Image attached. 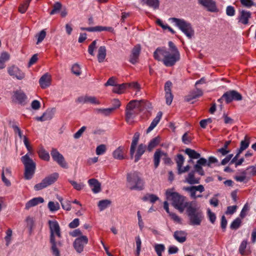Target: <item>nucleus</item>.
Listing matches in <instances>:
<instances>
[{
	"instance_id": "nucleus-1",
	"label": "nucleus",
	"mask_w": 256,
	"mask_h": 256,
	"mask_svg": "<svg viewBox=\"0 0 256 256\" xmlns=\"http://www.w3.org/2000/svg\"><path fill=\"white\" fill-rule=\"evenodd\" d=\"M155 60L162 62L164 64L170 67L180 60V54L170 52L164 48H158L154 52Z\"/></svg>"
},
{
	"instance_id": "nucleus-2",
	"label": "nucleus",
	"mask_w": 256,
	"mask_h": 256,
	"mask_svg": "<svg viewBox=\"0 0 256 256\" xmlns=\"http://www.w3.org/2000/svg\"><path fill=\"white\" fill-rule=\"evenodd\" d=\"M174 188L168 189L166 192V200L172 202V206L180 212H182L184 209H186L192 202L186 201V197L180 194L178 192L174 191Z\"/></svg>"
},
{
	"instance_id": "nucleus-3",
	"label": "nucleus",
	"mask_w": 256,
	"mask_h": 256,
	"mask_svg": "<svg viewBox=\"0 0 256 256\" xmlns=\"http://www.w3.org/2000/svg\"><path fill=\"white\" fill-rule=\"evenodd\" d=\"M186 213L188 218V224L192 226H200V225L204 216L203 212L196 205H194L193 203L190 204L186 209Z\"/></svg>"
},
{
	"instance_id": "nucleus-4",
	"label": "nucleus",
	"mask_w": 256,
	"mask_h": 256,
	"mask_svg": "<svg viewBox=\"0 0 256 256\" xmlns=\"http://www.w3.org/2000/svg\"><path fill=\"white\" fill-rule=\"evenodd\" d=\"M126 186L130 190H141L144 187V182L140 174L137 172L128 174L126 176Z\"/></svg>"
},
{
	"instance_id": "nucleus-5",
	"label": "nucleus",
	"mask_w": 256,
	"mask_h": 256,
	"mask_svg": "<svg viewBox=\"0 0 256 256\" xmlns=\"http://www.w3.org/2000/svg\"><path fill=\"white\" fill-rule=\"evenodd\" d=\"M169 20L172 23H174L175 26L178 27L188 38L190 39L194 36V30L190 22L184 19L176 18H171Z\"/></svg>"
},
{
	"instance_id": "nucleus-6",
	"label": "nucleus",
	"mask_w": 256,
	"mask_h": 256,
	"mask_svg": "<svg viewBox=\"0 0 256 256\" xmlns=\"http://www.w3.org/2000/svg\"><path fill=\"white\" fill-rule=\"evenodd\" d=\"M21 160L24 166V178L26 180H30L35 172L36 163L29 157L28 154L22 156Z\"/></svg>"
},
{
	"instance_id": "nucleus-7",
	"label": "nucleus",
	"mask_w": 256,
	"mask_h": 256,
	"mask_svg": "<svg viewBox=\"0 0 256 256\" xmlns=\"http://www.w3.org/2000/svg\"><path fill=\"white\" fill-rule=\"evenodd\" d=\"M140 110V102L132 100L128 102L126 107V116L127 122L131 123Z\"/></svg>"
},
{
	"instance_id": "nucleus-8",
	"label": "nucleus",
	"mask_w": 256,
	"mask_h": 256,
	"mask_svg": "<svg viewBox=\"0 0 256 256\" xmlns=\"http://www.w3.org/2000/svg\"><path fill=\"white\" fill-rule=\"evenodd\" d=\"M58 176V174L57 172H54L48 176L44 178L40 183L34 186V190H40L53 184L57 180Z\"/></svg>"
},
{
	"instance_id": "nucleus-9",
	"label": "nucleus",
	"mask_w": 256,
	"mask_h": 256,
	"mask_svg": "<svg viewBox=\"0 0 256 256\" xmlns=\"http://www.w3.org/2000/svg\"><path fill=\"white\" fill-rule=\"evenodd\" d=\"M242 100V96L240 93L234 90H231L224 92L218 102H222L224 100L226 104H229L233 100L239 101Z\"/></svg>"
},
{
	"instance_id": "nucleus-10",
	"label": "nucleus",
	"mask_w": 256,
	"mask_h": 256,
	"mask_svg": "<svg viewBox=\"0 0 256 256\" xmlns=\"http://www.w3.org/2000/svg\"><path fill=\"white\" fill-rule=\"evenodd\" d=\"M48 224L50 230V238H60L62 237L60 228L58 223L56 220H49Z\"/></svg>"
},
{
	"instance_id": "nucleus-11",
	"label": "nucleus",
	"mask_w": 256,
	"mask_h": 256,
	"mask_svg": "<svg viewBox=\"0 0 256 256\" xmlns=\"http://www.w3.org/2000/svg\"><path fill=\"white\" fill-rule=\"evenodd\" d=\"M50 154L54 160L61 167L68 168V164L64 156L56 148H52Z\"/></svg>"
},
{
	"instance_id": "nucleus-12",
	"label": "nucleus",
	"mask_w": 256,
	"mask_h": 256,
	"mask_svg": "<svg viewBox=\"0 0 256 256\" xmlns=\"http://www.w3.org/2000/svg\"><path fill=\"white\" fill-rule=\"evenodd\" d=\"M8 72L13 78L22 80L25 77V74L18 66H12L8 68Z\"/></svg>"
},
{
	"instance_id": "nucleus-13",
	"label": "nucleus",
	"mask_w": 256,
	"mask_h": 256,
	"mask_svg": "<svg viewBox=\"0 0 256 256\" xmlns=\"http://www.w3.org/2000/svg\"><path fill=\"white\" fill-rule=\"evenodd\" d=\"M88 238L86 236H82L76 238L74 242V247L77 252L81 253L85 245L88 244Z\"/></svg>"
},
{
	"instance_id": "nucleus-14",
	"label": "nucleus",
	"mask_w": 256,
	"mask_h": 256,
	"mask_svg": "<svg viewBox=\"0 0 256 256\" xmlns=\"http://www.w3.org/2000/svg\"><path fill=\"white\" fill-rule=\"evenodd\" d=\"M252 17V13L250 11L242 10H239L237 17L238 22L244 25H246L249 22V20Z\"/></svg>"
},
{
	"instance_id": "nucleus-15",
	"label": "nucleus",
	"mask_w": 256,
	"mask_h": 256,
	"mask_svg": "<svg viewBox=\"0 0 256 256\" xmlns=\"http://www.w3.org/2000/svg\"><path fill=\"white\" fill-rule=\"evenodd\" d=\"M50 250L52 254L54 256H60V248L62 243L60 240H56V238H50Z\"/></svg>"
},
{
	"instance_id": "nucleus-16",
	"label": "nucleus",
	"mask_w": 256,
	"mask_h": 256,
	"mask_svg": "<svg viewBox=\"0 0 256 256\" xmlns=\"http://www.w3.org/2000/svg\"><path fill=\"white\" fill-rule=\"evenodd\" d=\"M172 82L167 81L164 85L166 102L168 105H170L173 100L174 96L172 92Z\"/></svg>"
},
{
	"instance_id": "nucleus-17",
	"label": "nucleus",
	"mask_w": 256,
	"mask_h": 256,
	"mask_svg": "<svg viewBox=\"0 0 256 256\" xmlns=\"http://www.w3.org/2000/svg\"><path fill=\"white\" fill-rule=\"evenodd\" d=\"M183 189L189 192L190 196L193 199H196V191L200 192H202L204 191V186L202 184L196 186L184 187Z\"/></svg>"
},
{
	"instance_id": "nucleus-18",
	"label": "nucleus",
	"mask_w": 256,
	"mask_h": 256,
	"mask_svg": "<svg viewBox=\"0 0 256 256\" xmlns=\"http://www.w3.org/2000/svg\"><path fill=\"white\" fill-rule=\"evenodd\" d=\"M141 50L140 46L136 44L132 50L131 54L130 56V62L132 64H135L138 62V57Z\"/></svg>"
},
{
	"instance_id": "nucleus-19",
	"label": "nucleus",
	"mask_w": 256,
	"mask_h": 256,
	"mask_svg": "<svg viewBox=\"0 0 256 256\" xmlns=\"http://www.w3.org/2000/svg\"><path fill=\"white\" fill-rule=\"evenodd\" d=\"M198 2L210 12H215L217 10L216 2L213 0H198Z\"/></svg>"
},
{
	"instance_id": "nucleus-20",
	"label": "nucleus",
	"mask_w": 256,
	"mask_h": 256,
	"mask_svg": "<svg viewBox=\"0 0 256 256\" xmlns=\"http://www.w3.org/2000/svg\"><path fill=\"white\" fill-rule=\"evenodd\" d=\"M12 98L14 100H16L18 104L24 106L26 104L27 96L22 91H16L14 92Z\"/></svg>"
},
{
	"instance_id": "nucleus-21",
	"label": "nucleus",
	"mask_w": 256,
	"mask_h": 256,
	"mask_svg": "<svg viewBox=\"0 0 256 256\" xmlns=\"http://www.w3.org/2000/svg\"><path fill=\"white\" fill-rule=\"evenodd\" d=\"M88 183L94 193L97 194L101 191V184L96 179H90L88 180Z\"/></svg>"
},
{
	"instance_id": "nucleus-22",
	"label": "nucleus",
	"mask_w": 256,
	"mask_h": 256,
	"mask_svg": "<svg viewBox=\"0 0 256 256\" xmlns=\"http://www.w3.org/2000/svg\"><path fill=\"white\" fill-rule=\"evenodd\" d=\"M202 94L203 92L201 90L196 88L191 91L188 95L186 96L184 98V100L186 102H189L194 99L202 96Z\"/></svg>"
},
{
	"instance_id": "nucleus-23",
	"label": "nucleus",
	"mask_w": 256,
	"mask_h": 256,
	"mask_svg": "<svg viewBox=\"0 0 256 256\" xmlns=\"http://www.w3.org/2000/svg\"><path fill=\"white\" fill-rule=\"evenodd\" d=\"M50 76L46 73L39 80V84L42 88H46L50 86Z\"/></svg>"
},
{
	"instance_id": "nucleus-24",
	"label": "nucleus",
	"mask_w": 256,
	"mask_h": 256,
	"mask_svg": "<svg viewBox=\"0 0 256 256\" xmlns=\"http://www.w3.org/2000/svg\"><path fill=\"white\" fill-rule=\"evenodd\" d=\"M44 200L42 197H37L32 198L28 200L25 206V209L26 210H29L31 207L37 206L39 204L43 203Z\"/></svg>"
},
{
	"instance_id": "nucleus-25",
	"label": "nucleus",
	"mask_w": 256,
	"mask_h": 256,
	"mask_svg": "<svg viewBox=\"0 0 256 256\" xmlns=\"http://www.w3.org/2000/svg\"><path fill=\"white\" fill-rule=\"evenodd\" d=\"M162 156H166V154L158 149L155 152L154 156V166L157 168L159 166L160 159Z\"/></svg>"
},
{
	"instance_id": "nucleus-26",
	"label": "nucleus",
	"mask_w": 256,
	"mask_h": 256,
	"mask_svg": "<svg viewBox=\"0 0 256 256\" xmlns=\"http://www.w3.org/2000/svg\"><path fill=\"white\" fill-rule=\"evenodd\" d=\"M186 233L184 231L177 230L174 232V238L179 242L183 243L186 239Z\"/></svg>"
},
{
	"instance_id": "nucleus-27",
	"label": "nucleus",
	"mask_w": 256,
	"mask_h": 256,
	"mask_svg": "<svg viewBox=\"0 0 256 256\" xmlns=\"http://www.w3.org/2000/svg\"><path fill=\"white\" fill-rule=\"evenodd\" d=\"M139 137L140 134L138 132H136L133 136L130 148V154L132 158H133L134 154L136 148L138 144Z\"/></svg>"
},
{
	"instance_id": "nucleus-28",
	"label": "nucleus",
	"mask_w": 256,
	"mask_h": 256,
	"mask_svg": "<svg viewBox=\"0 0 256 256\" xmlns=\"http://www.w3.org/2000/svg\"><path fill=\"white\" fill-rule=\"evenodd\" d=\"M185 182L190 184H198L200 182V178H196L194 172H190L186 178Z\"/></svg>"
},
{
	"instance_id": "nucleus-29",
	"label": "nucleus",
	"mask_w": 256,
	"mask_h": 256,
	"mask_svg": "<svg viewBox=\"0 0 256 256\" xmlns=\"http://www.w3.org/2000/svg\"><path fill=\"white\" fill-rule=\"evenodd\" d=\"M162 112H158L156 117L153 120L150 126L146 130V133L150 132L157 126L162 117Z\"/></svg>"
},
{
	"instance_id": "nucleus-30",
	"label": "nucleus",
	"mask_w": 256,
	"mask_h": 256,
	"mask_svg": "<svg viewBox=\"0 0 256 256\" xmlns=\"http://www.w3.org/2000/svg\"><path fill=\"white\" fill-rule=\"evenodd\" d=\"M126 88V84H118L114 80L113 78V93L121 94L123 93Z\"/></svg>"
},
{
	"instance_id": "nucleus-31",
	"label": "nucleus",
	"mask_w": 256,
	"mask_h": 256,
	"mask_svg": "<svg viewBox=\"0 0 256 256\" xmlns=\"http://www.w3.org/2000/svg\"><path fill=\"white\" fill-rule=\"evenodd\" d=\"M146 146L144 144H140L138 146V149L136 150V154L134 156V162H138L141 156L144 154L146 151Z\"/></svg>"
},
{
	"instance_id": "nucleus-32",
	"label": "nucleus",
	"mask_w": 256,
	"mask_h": 256,
	"mask_svg": "<svg viewBox=\"0 0 256 256\" xmlns=\"http://www.w3.org/2000/svg\"><path fill=\"white\" fill-rule=\"evenodd\" d=\"M250 144V138L248 136H244V140L240 142V148L238 150L239 153H242L244 150H246Z\"/></svg>"
},
{
	"instance_id": "nucleus-33",
	"label": "nucleus",
	"mask_w": 256,
	"mask_h": 256,
	"mask_svg": "<svg viewBox=\"0 0 256 256\" xmlns=\"http://www.w3.org/2000/svg\"><path fill=\"white\" fill-rule=\"evenodd\" d=\"M112 204V201L109 200H100L98 204V206L100 211H103L108 207H109Z\"/></svg>"
},
{
	"instance_id": "nucleus-34",
	"label": "nucleus",
	"mask_w": 256,
	"mask_h": 256,
	"mask_svg": "<svg viewBox=\"0 0 256 256\" xmlns=\"http://www.w3.org/2000/svg\"><path fill=\"white\" fill-rule=\"evenodd\" d=\"M184 152L191 159H198L200 157V154L190 148H186Z\"/></svg>"
},
{
	"instance_id": "nucleus-35",
	"label": "nucleus",
	"mask_w": 256,
	"mask_h": 256,
	"mask_svg": "<svg viewBox=\"0 0 256 256\" xmlns=\"http://www.w3.org/2000/svg\"><path fill=\"white\" fill-rule=\"evenodd\" d=\"M106 56V48L104 46H101L98 50V59L99 62H104Z\"/></svg>"
},
{
	"instance_id": "nucleus-36",
	"label": "nucleus",
	"mask_w": 256,
	"mask_h": 256,
	"mask_svg": "<svg viewBox=\"0 0 256 256\" xmlns=\"http://www.w3.org/2000/svg\"><path fill=\"white\" fill-rule=\"evenodd\" d=\"M39 157L42 160L49 161L50 156L48 152H47L44 148H41L38 152Z\"/></svg>"
},
{
	"instance_id": "nucleus-37",
	"label": "nucleus",
	"mask_w": 256,
	"mask_h": 256,
	"mask_svg": "<svg viewBox=\"0 0 256 256\" xmlns=\"http://www.w3.org/2000/svg\"><path fill=\"white\" fill-rule=\"evenodd\" d=\"M142 2L144 4L154 10L158 9L159 7V0H142Z\"/></svg>"
},
{
	"instance_id": "nucleus-38",
	"label": "nucleus",
	"mask_w": 256,
	"mask_h": 256,
	"mask_svg": "<svg viewBox=\"0 0 256 256\" xmlns=\"http://www.w3.org/2000/svg\"><path fill=\"white\" fill-rule=\"evenodd\" d=\"M160 138L158 136L152 138L149 142L148 146V150L149 152L152 151L153 148L156 146L160 142Z\"/></svg>"
},
{
	"instance_id": "nucleus-39",
	"label": "nucleus",
	"mask_w": 256,
	"mask_h": 256,
	"mask_svg": "<svg viewBox=\"0 0 256 256\" xmlns=\"http://www.w3.org/2000/svg\"><path fill=\"white\" fill-rule=\"evenodd\" d=\"M94 112L97 114H100L104 116H108L112 113V108H96Z\"/></svg>"
},
{
	"instance_id": "nucleus-40",
	"label": "nucleus",
	"mask_w": 256,
	"mask_h": 256,
	"mask_svg": "<svg viewBox=\"0 0 256 256\" xmlns=\"http://www.w3.org/2000/svg\"><path fill=\"white\" fill-rule=\"evenodd\" d=\"M55 112L54 108L48 109L42 114L46 121L50 120L54 116Z\"/></svg>"
},
{
	"instance_id": "nucleus-41",
	"label": "nucleus",
	"mask_w": 256,
	"mask_h": 256,
	"mask_svg": "<svg viewBox=\"0 0 256 256\" xmlns=\"http://www.w3.org/2000/svg\"><path fill=\"white\" fill-rule=\"evenodd\" d=\"M158 200V198L153 194H147L142 198L144 201H149L151 203H154Z\"/></svg>"
},
{
	"instance_id": "nucleus-42",
	"label": "nucleus",
	"mask_w": 256,
	"mask_h": 256,
	"mask_svg": "<svg viewBox=\"0 0 256 256\" xmlns=\"http://www.w3.org/2000/svg\"><path fill=\"white\" fill-rule=\"evenodd\" d=\"M112 30L110 27L103 26H96L94 27H90V32H102V31H110Z\"/></svg>"
},
{
	"instance_id": "nucleus-43",
	"label": "nucleus",
	"mask_w": 256,
	"mask_h": 256,
	"mask_svg": "<svg viewBox=\"0 0 256 256\" xmlns=\"http://www.w3.org/2000/svg\"><path fill=\"white\" fill-rule=\"evenodd\" d=\"M113 156L118 160H122L124 158V152L121 148H118L113 152Z\"/></svg>"
},
{
	"instance_id": "nucleus-44",
	"label": "nucleus",
	"mask_w": 256,
	"mask_h": 256,
	"mask_svg": "<svg viewBox=\"0 0 256 256\" xmlns=\"http://www.w3.org/2000/svg\"><path fill=\"white\" fill-rule=\"evenodd\" d=\"M184 162V158L183 156L181 154H178L176 158L178 171L182 166Z\"/></svg>"
},
{
	"instance_id": "nucleus-45",
	"label": "nucleus",
	"mask_w": 256,
	"mask_h": 256,
	"mask_svg": "<svg viewBox=\"0 0 256 256\" xmlns=\"http://www.w3.org/2000/svg\"><path fill=\"white\" fill-rule=\"evenodd\" d=\"M48 208L50 211L54 212L58 210L60 208V206L58 202H54L50 201L48 203Z\"/></svg>"
},
{
	"instance_id": "nucleus-46",
	"label": "nucleus",
	"mask_w": 256,
	"mask_h": 256,
	"mask_svg": "<svg viewBox=\"0 0 256 256\" xmlns=\"http://www.w3.org/2000/svg\"><path fill=\"white\" fill-rule=\"evenodd\" d=\"M31 0H26L23 4H22L19 7V12L22 14L24 13L30 4Z\"/></svg>"
},
{
	"instance_id": "nucleus-47",
	"label": "nucleus",
	"mask_w": 256,
	"mask_h": 256,
	"mask_svg": "<svg viewBox=\"0 0 256 256\" xmlns=\"http://www.w3.org/2000/svg\"><path fill=\"white\" fill-rule=\"evenodd\" d=\"M154 250L158 256H162V252L165 250V246L163 244H156L154 246Z\"/></svg>"
},
{
	"instance_id": "nucleus-48",
	"label": "nucleus",
	"mask_w": 256,
	"mask_h": 256,
	"mask_svg": "<svg viewBox=\"0 0 256 256\" xmlns=\"http://www.w3.org/2000/svg\"><path fill=\"white\" fill-rule=\"evenodd\" d=\"M46 36V32L44 30H41L39 33L36 35L37 38L36 44H38L40 43L45 38Z\"/></svg>"
},
{
	"instance_id": "nucleus-49",
	"label": "nucleus",
	"mask_w": 256,
	"mask_h": 256,
	"mask_svg": "<svg viewBox=\"0 0 256 256\" xmlns=\"http://www.w3.org/2000/svg\"><path fill=\"white\" fill-rule=\"evenodd\" d=\"M241 223V220L240 218H238L232 222L230 227L232 229L236 230L240 227Z\"/></svg>"
},
{
	"instance_id": "nucleus-50",
	"label": "nucleus",
	"mask_w": 256,
	"mask_h": 256,
	"mask_svg": "<svg viewBox=\"0 0 256 256\" xmlns=\"http://www.w3.org/2000/svg\"><path fill=\"white\" fill-rule=\"evenodd\" d=\"M106 151V146L102 144L98 146L96 148V154L97 155L103 154Z\"/></svg>"
},
{
	"instance_id": "nucleus-51",
	"label": "nucleus",
	"mask_w": 256,
	"mask_h": 256,
	"mask_svg": "<svg viewBox=\"0 0 256 256\" xmlns=\"http://www.w3.org/2000/svg\"><path fill=\"white\" fill-rule=\"evenodd\" d=\"M69 182L73 186L74 188L77 190H80L84 186V184L82 183H78L76 181L69 180Z\"/></svg>"
},
{
	"instance_id": "nucleus-52",
	"label": "nucleus",
	"mask_w": 256,
	"mask_h": 256,
	"mask_svg": "<svg viewBox=\"0 0 256 256\" xmlns=\"http://www.w3.org/2000/svg\"><path fill=\"white\" fill-rule=\"evenodd\" d=\"M135 239H136V255L137 256H138L140 254V250H141L142 241H141L140 236H136Z\"/></svg>"
},
{
	"instance_id": "nucleus-53",
	"label": "nucleus",
	"mask_w": 256,
	"mask_h": 256,
	"mask_svg": "<svg viewBox=\"0 0 256 256\" xmlns=\"http://www.w3.org/2000/svg\"><path fill=\"white\" fill-rule=\"evenodd\" d=\"M247 240H243L239 247V252L242 255H244L245 254V250L247 246Z\"/></svg>"
},
{
	"instance_id": "nucleus-54",
	"label": "nucleus",
	"mask_w": 256,
	"mask_h": 256,
	"mask_svg": "<svg viewBox=\"0 0 256 256\" xmlns=\"http://www.w3.org/2000/svg\"><path fill=\"white\" fill-rule=\"evenodd\" d=\"M226 15L229 16H233L236 14V10L232 6H228L226 8Z\"/></svg>"
},
{
	"instance_id": "nucleus-55",
	"label": "nucleus",
	"mask_w": 256,
	"mask_h": 256,
	"mask_svg": "<svg viewBox=\"0 0 256 256\" xmlns=\"http://www.w3.org/2000/svg\"><path fill=\"white\" fill-rule=\"evenodd\" d=\"M97 44V40H94L92 44L88 46V52L91 55L94 56V50L96 48V44Z\"/></svg>"
},
{
	"instance_id": "nucleus-56",
	"label": "nucleus",
	"mask_w": 256,
	"mask_h": 256,
	"mask_svg": "<svg viewBox=\"0 0 256 256\" xmlns=\"http://www.w3.org/2000/svg\"><path fill=\"white\" fill-rule=\"evenodd\" d=\"M62 8V4L60 2H57L53 6V9L50 12V14L52 15L57 13Z\"/></svg>"
},
{
	"instance_id": "nucleus-57",
	"label": "nucleus",
	"mask_w": 256,
	"mask_h": 256,
	"mask_svg": "<svg viewBox=\"0 0 256 256\" xmlns=\"http://www.w3.org/2000/svg\"><path fill=\"white\" fill-rule=\"evenodd\" d=\"M240 4L245 7L250 8L251 6H254L255 4L252 0H240Z\"/></svg>"
},
{
	"instance_id": "nucleus-58",
	"label": "nucleus",
	"mask_w": 256,
	"mask_h": 256,
	"mask_svg": "<svg viewBox=\"0 0 256 256\" xmlns=\"http://www.w3.org/2000/svg\"><path fill=\"white\" fill-rule=\"evenodd\" d=\"M126 84V88L129 87L132 88L136 90V92H138L140 90V85L137 82H132Z\"/></svg>"
},
{
	"instance_id": "nucleus-59",
	"label": "nucleus",
	"mask_w": 256,
	"mask_h": 256,
	"mask_svg": "<svg viewBox=\"0 0 256 256\" xmlns=\"http://www.w3.org/2000/svg\"><path fill=\"white\" fill-rule=\"evenodd\" d=\"M6 236L4 238L6 241V246H8L10 244V243L12 236V230L11 229L9 228L7 230L6 232Z\"/></svg>"
},
{
	"instance_id": "nucleus-60",
	"label": "nucleus",
	"mask_w": 256,
	"mask_h": 256,
	"mask_svg": "<svg viewBox=\"0 0 256 256\" xmlns=\"http://www.w3.org/2000/svg\"><path fill=\"white\" fill-rule=\"evenodd\" d=\"M182 142L184 144H188L192 142V138L188 136V132H185L182 136Z\"/></svg>"
},
{
	"instance_id": "nucleus-61",
	"label": "nucleus",
	"mask_w": 256,
	"mask_h": 256,
	"mask_svg": "<svg viewBox=\"0 0 256 256\" xmlns=\"http://www.w3.org/2000/svg\"><path fill=\"white\" fill-rule=\"evenodd\" d=\"M72 72L76 76H80L81 74L80 66L77 64H74L72 68Z\"/></svg>"
},
{
	"instance_id": "nucleus-62",
	"label": "nucleus",
	"mask_w": 256,
	"mask_h": 256,
	"mask_svg": "<svg viewBox=\"0 0 256 256\" xmlns=\"http://www.w3.org/2000/svg\"><path fill=\"white\" fill-rule=\"evenodd\" d=\"M10 59V55L6 52H3L0 56V62L5 64L6 62Z\"/></svg>"
},
{
	"instance_id": "nucleus-63",
	"label": "nucleus",
	"mask_w": 256,
	"mask_h": 256,
	"mask_svg": "<svg viewBox=\"0 0 256 256\" xmlns=\"http://www.w3.org/2000/svg\"><path fill=\"white\" fill-rule=\"evenodd\" d=\"M87 103H90L94 104H100V102L94 96H87Z\"/></svg>"
},
{
	"instance_id": "nucleus-64",
	"label": "nucleus",
	"mask_w": 256,
	"mask_h": 256,
	"mask_svg": "<svg viewBox=\"0 0 256 256\" xmlns=\"http://www.w3.org/2000/svg\"><path fill=\"white\" fill-rule=\"evenodd\" d=\"M168 46L170 47V49L168 50L172 52L180 54L178 49L172 42L170 41L168 42Z\"/></svg>"
}]
</instances>
